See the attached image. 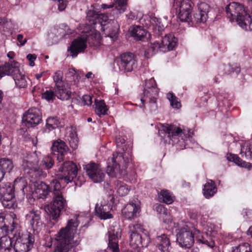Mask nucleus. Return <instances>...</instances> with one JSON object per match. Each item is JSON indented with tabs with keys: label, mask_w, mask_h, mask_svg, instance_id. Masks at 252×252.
<instances>
[{
	"label": "nucleus",
	"mask_w": 252,
	"mask_h": 252,
	"mask_svg": "<svg viewBox=\"0 0 252 252\" xmlns=\"http://www.w3.org/2000/svg\"><path fill=\"white\" fill-rule=\"evenodd\" d=\"M79 215H75L68 220L65 227L61 228L55 236L56 243L53 252H77L80 242L79 238L74 239L79 220Z\"/></svg>",
	"instance_id": "1"
},
{
	"label": "nucleus",
	"mask_w": 252,
	"mask_h": 252,
	"mask_svg": "<svg viewBox=\"0 0 252 252\" xmlns=\"http://www.w3.org/2000/svg\"><path fill=\"white\" fill-rule=\"evenodd\" d=\"M100 40V34L96 30L93 29L89 32H85V34L78 37L72 42L68 49V52L71 57H76L79 53L84 51L87 48V42L90 46L96 48L99 46Z\"/></svg>",
	"instance_id": "2"
},
{
	"label": "nucleus",
	"mask_w": 252,
	"mask_h": 252,
	"mask_svg": "<svg viewBox=\"0 0 252 252\" xmlns=\"http://www.w3.org/2000/svg\"><path fill=\"white\" fill-rule=\"evenodd\" d=\"M225 11L231 22L236 21L238 25L245 31L252 30V20L243 5L233 2L226 6Z\"/></svg>",
	"instance_id": "3"
},
{
	"label": "nucleus",
	"mask_w": 252,
	"mask_h": 252,
	"mask_svg": "<svg viewBox=\"0 0 252 252\" xmlns=\"http://www.w3.org/2000/svg\"><path fill=\"white\" fill-rule=\"evenodd\" d=\"M131 161V151L124 153L116 152L108 159L106 172L111 177H120L126 174L125 167Z\"/></svg>",
	"instance_id": "4"
},
{
	"label": "nucleus",
	"mask_w": 252,
	"mask_h": 252,
	"mask_svg": "<svg viewBox=\"0 0 252 252\" xmlns=\"http://www.w3.org/2000/svg\"><path fill=\"white\" fill-rule=\"evenodd\" d=\"M158 129V134L164 142L169 144H178L182 146L185 141L191 135L190 133L186 134V131L173 125L161 124Z\"/></svg>",
	"instance_id": "5"
},
{
	"label": "nucleus",
	"mask_w": 252,
	"mask_h": 252,
	"mask_svg": "<svg viewBox=\"0 0 252 252\" xmlns=\"http://www.w3.org/2000/svg\"><path fill=\"white\" fill-rule=\"evenodd\" d=\"M26 187L25 180L23 179H16L14 185L9 183H3L0 184V200L4 207L10 209L14 206V188L21 187V190L24 192V189Z\"/></svg>",
	"instance_id": "6"
},
{
	"label": "nucleus",
	"mask_w": 252,
	"mask_h": 252,
	"mask_svg": "<svg viewBox=\"0 0 252 252\" xmlns=\"http://www.w3.org/2000/svg\"><path fill=\"white\" fill-rule=\"evenodd\" d=\"M129 243L134 249L147 247L150 241L147 231L140 224H130L128 225Z\"/></svg>",
	"instance_id": "7"
},
{
	"label": "nucleus",
	"mask_w": 252,
	"mask_h": 252,
	"mask_svg": "<svg viewBox=\"0 0 252 252\" xmlns=\"http://www.w3.org/2000/svg\"><path fill=\"white\" fill-rule=\"evenodd\" d=\"M56 173L58 178L64 180L66 184L72 182L77 174L78 169L76 164L70 161H65L58 165Z\"/></svg>",
	"instance_id": "8"
},
{
	"label": "nucleus",
	"mask_w": 252,
	"mask_h": 252,
	"mask_svg": "<svg viewBox=\"0 0 252 252\" xmlns=\"http://www.w3.org/2000/svg\"><path fill=\"white\" fill-rule=\"evenodd\" d=\"M194 228L185 224L176 230L177 242L179 245L185 248H190L193 245Z\"/></svg>",
	"instance_id": "9"
},
{
	"label": "nucleus",
	"mask_w": 252,
	"mask_h": 252,
	"mask_svg": "<svg viewBox=\"0 0 252 252\" xmlns=\"http://www.w3.org/2000/svg\"><path fill=\"white\" fill-rule=\"evenodd\" d=\"M172 6L178 13V17L182 22L191 19V13L194 3L191 0H173Z\"/></svg>",
	"instance_id": "10"
},
{
	"label": "nucleus",
	"mask_w": 252,
	"mask_h": 252,
	"mask_svg": "<svg viewBox=\"0 0 252 252\" xmlns=\"http://www.w3.org/2000/svg\"><path fill=\"white\" fill-rule=\"evenodd\" d=\"M15 243L13 248L15 252H28L33 246L34 239L31 233L22 234L12 237Z\"/></svg>",
	"instance_id": "11"
},
{
	"label": "nucleus",
	"mask_w": 252,
	"mask_h": 252,
	"mask_svg": "<svg viewBox=\"0 0 252 252\" xmlns=\"http://www.w3.org/2000/svg\"><path fill=\"white\" fill-rule=\"evenodd\" d=\"M177 44V39L171 34L166 35L159 43L154 42L151 45V49L154 54L160 51L166 52L173 50Z\"/></svg>",
	"instance_id": "12"
},
{
	"label": "nucleus",
	"mask_w": 252,
	"mask_h": 252,
	"mask_svg": "<svg viewBox=\"0 0 252 252\" xmlns=\"http://www.w3.org/2000/svg\"><path fill=\"white\" fill-rule=\"evenodd\" d=\"M66 208V201L62 194L54 195L53 202L48 206V210L53 220L58 218L61 212L65 210Z\"/></svg>",
	"instance_id": "13"
},
{
	"label": "nucleus",
	"mask_w": 252,
	"mask_h": 252,
	"mask_svg": "<svg viewBox=\"0 0 252 252\" xmlns=\"http://www.w3.org/2000/svg\"><path fill=\"white\" fill-rule=\"evenodd\" d=\"M26 221L33 231L38 233L44 225L41 218V212L38 210H32L26 215Z\"/></svg>",
	"instance_id": "14"
},
{
	"label": "nucleus",
	"mask_w": 252,
	"mask_h": 252,
	"mask_svg": "<svg viewBox=\"0 0 252 252\" xmlns=\"http://www.w3.org/2000/svg\"><path fill=\"white\" fill-rule=\"evenodd\" d=\"M23 120L27 127H34L42 121L41 112L37 108H31L25 113Z\"/></svg>",
	"instance_id": "15"
},
{
	"label": "nucleus",
	"mask_w": 252,
	"mask_h": 252,
	"mask_svg": "<svg viewBox=\"0 0 252 252\" xmlns=\"http://www.w3.org/2000/svg\"><path fill=\"white\" fill-rule=\"evenodd\" d=\"M84 169L89 177L94 183H100L104 180L105 174L98 164L91 163L86 165Z\"/></svg>",
	"instance_id": "16"
},
{
	"label": "nucleus",
	"mask_w": 252,
	"mask_h": 252,
	"mask_svg": "<svg viewBox=\"0 0 252 252\" xmlns=\"http://www.w3.org/2000/svg\"><path fill=\"white\" fill-rule=\"evenodd\" d=\"M12 64L11 65L9 75L12 76L15 84L19 88H24L27 86V81L26 79L25 73L21 71L19 67Z\"/></svg>",
	"instance_id": "17"
},
{
	"label": "nucleus",
	"mask_w": 252,
	"mask_h": 252,
	"mask_svg": "<svg viewBox=\"0 0 252 252\" xmlns=\"http://www.w3.org/2000/svg\"><path fill=\"white\" fill-rule=\"evenodd\" d=\"M210 6L204 2H200L197 4V10L193 14L192 21L196 23H204L206 22L208 16V13Z\"/></svg>",
	"instance_id": "18"
},
{
	"label": "nucleus",
	"mask_w": 252,
	"mask_h": 252,
	"mask_svg": "<svg viewBox=\"0 0 252 252\" xmlns=\"http://www.w3.org/2000/svg\"><path fill=\"white\" fill-rule=\"evenodd\" d=\"M140 211L139 202L138 199H136L126 204L122 210V214L126 219L131 220L136 217L137 214H138Z\"/></svg>",
	"instance_id": "19"
},
{
	"label": "nucleus",
	"mask_w": 252,
	"mask_h": 252,
	"mask_svg": "<svg viewBox=\"0 0 252 252\" xmlns=\"http://www.w3.org/2000/svg\"><path fill=\"white\" fill-rule=\"evenodd\" d=\"M119 229L116 230L114 228L110 227L108 231V248L111 252H120L118 245Z\"/></svg>",
	"instance_id": "20"
},
{
	"label": "nucleus",
	"mask_w": 252,
	"mask_h": 252,
	"mask_svg": "<svg viewBox=\"0 0 252 252\" xmlns=\"http://www.w3.org/2000/svg\"><path fill=\"white\" fill-rule=\"evenodd\" d=\"M51 149L53 152L58 153L57 160L59 162L63 161L64 156L68 153L69 150L65 142L61 140L54 141Z\"/></svg>",
	"instance_id": "21"
},
{
	"label": "nucleus",
	"mask_w": 252,
	"mask_h": 252,
	"mask_svg": "<svg viewBox=\"0 0 252 252\" xmlns=\"http://www.w3.org/2000/svg\"><path fill=\"white\" fill-rule=\"evenodd\" d=\"M155 244L157 248L161 252H170L171 250L170 241L166 234H163L157 236L155 238Z\"/></svg>",
	"instance_id": "22"
},
{
	"label": "nucleus",
	"mask_w": 252,
	"mask_h": 252,
	"mask_svg": "<svg viewBox=\"0 0 252 252\" xmlns=\"http://www.w3.org/2000/svg\"><path fill=\"white\" fill-rule=\"evenodd\" d=\"M158 89L155 79L152 78L146 81L145 88L144 90V96L150 99L151 98H156L158 95Z\"/></svg>",
	"instance_id": "23"
},
{
	"label": "nucleus",
	"mask_w": 252,
	"mask_h": 252,
	"mask_svg": "<svg viewBox=\"0 0 252 252\" xmlns=\"http://www.w3.org/2000/svg\"><path fill=\"white\" fill-rule=\"evenodd\" d=\"M112 208L110 203L103 205L97 204L95 207V215L101 220L111 219L113 217L110 213Z\"/></svg>",
	"instance_id": "24"
},
{
	"label": "nucleus",
	"mask_w": 252,
	"mask_h": 252,
	"mask_svg": "<svg viewBox=\"0 0 252 252\" xmlns=\"http://www.w3.org/2000/svg\"><path fill=\"white\" fill-rule=\"evenodd\" d=\"M129 30L131 36L136 40L145 41L149 38V33L142 26H134Z\"/></svg>",
	"instance_id": "25"
},
{
	"label": "nucleus",
	"mask_w": 252,
	"mask_h": 252,
	"mask_svg": "<svg viewBox=\"0 0 252 252\" xmlns=\"http://www.w3.org/2000/svg\"><path fill=\"white\" fill-rule=\"evenodd\" d=\"M38 162V159L34 154L28 156L26 159H24L22 166L25 172L27 174H32Z\"/></svg>",
	"instance_id": "26"
},
{
	"label": "nucleus",
	"mask_w": 252,
	"mask_h": 252,
	"mask_svg": "<svg viewBox=\"0 0 252 252\" xmlns=\"http://www.w3.org/2000/svg\"><path fill=\"white\" fill-rule=\"evenodd\" d=\"M217 189L216 185L212 180L207 182L204 186L203 192L206 198H209L214 196L217 192Z\"/></svg>",
	"instance_id": "27"
},
{
	"label": "nucleus",
	"mask_w": 252,
	"mask_h": 252,
	"mask_svg": "<svg viewBox=\"0 0 252 252\" xmlns=\"http://www.w3.org/2000/svg\"><path fill=\"white\" fill-rule=\"evenodd\" d=\"M56 94L57 97L62 100H68L71 96V91L66 88L63 84L59 87H56Z\"/></svg>",
	"instance_id": "28"
},
{
	"label": "nucleus",
	"mask_w": 252,
	"mask_h": 252,
	"mask_svg": "<svg viewBox=\"0 0 252 252\" xmlns=\"http://www.w3.org/2000/svg\"><path fill=\"white\" fill-rule=\"evenodd\" d=\"M135 61H136L135 56L130 52L123 53L117 57L114 60L116 63H130Z\"/></svg>",
	"instance_id": "29"
},
{
	"label": "nucleus",
	"mask_w": 252,
	"mask_h": 252,
	"mask_svg": "<svg viewBox=\"0 0 252 252\" xmlns=\"http://www.w3.org/2000/svg\"><path fill=\"white\" fill-rule=\"evenodd\" d=\"M94 105L95 112L99 117L107 114L108 109L103 100L95 99Z\"/></svg>",
	"instance_id": "30"
},
{
	"label": "nucleus",
	"mask_w": 252,
	"mask_h": 252,
	"mask_svg": "<svg viewBox=\"0 0 252 252\" xmlns=\"http://www.w3.org/2000/svg\"><path fill=\"white\" fill-rule=\"evenodd\" d=\"M60 122L56 117H49L46 120L45 126L42 129L43 133H49L59 126Z\"/></svg>",
	"instance_id": "31"
},
{
	"label": "nucleus",
	"mask_w": 252,
	"mask_h": 252,
	"mask_svg": "<svg viewBox=\"0 0 252 252\" xmlns=\"http://www.w3.org/2000/svg\"><path fill=\"white\" fill-rule=\"evenodd\" d=\"M50 187L45 183L41 182L39 184L35 189V192L37 194V197L39 198H44L47 197L50 191Z\"/></svg>",
	"instance_id": "32"
},
{
	"label": "nucleus",
	"mask_w": 252,
	"mask_h": 252,
	"mask_svg": "<svg viewBox=\"0 0 252 252\" xmlns=\"http://www.w3.org/2000/svg\"><path fill=\"white\" fill-rule=\"evenodd\" d=\"M101 17H103L105 18L104 21H105L107 18V16L104 15L99 14L94 10H90L88 11L87 14V18L90 23V25H95L97 22H99V19L101 18Z\"/></svg>",
	"instance_id": "33"
},
{
	"label": "nucleus",
	"mask_w": 252,
	"mask_h": 252,
	"mask_svg": "<svg viewBox=\"0 0 252 252\" xmlns=\"http://www.w3.org/2000/svg\"><path fill=\"white\" fill-rule=\"evenodd\" d=\"M20 221L19 220H14V221L10 220V228L9 232L7 233L12 236V237L16 236L21 235V226L20 225Z\"/></svg>",
	"instance_id": "34"
},
{
	"label": "nucleus",
	"mask_w": 252,
	"mask_h": 252,
	"mask_svg": "<svg viewBox=\"0 0 252 252\" xmlns=\"http://www.w3.org/2000/svg\"><path fill=\"white\" fill-rule=\"evenodd\" d=\"M227 158L228 160L234 162L238 166L242 167H244L248 169H251L252 168V164L249 162L243 161L237 155H230L227 156Z\"/></svg>",
	"instance_id": "35"
},
{
	"label": "nucleus",
	"mask_w": 252,
	"mask_h": 252,
	"mask_svg": "<svg viewBox=\"0 0 252 252\" xmlns=\"http://www.w3.org/2000/svg\"><path fill=\"white\" fill-rule=\"evenodd\" d=\"M13 168V164L11 160L7 158L0 159V169L5 174L10 173Z\"/></svg>",
	"instance_id": "36"
},
{
	"label": "nucleus",
	"mask_w": 252,
	"mask_h": 252,
	"mask_svg": "<svg viewBox=\"0 0 252 252\" xmlns=\"http://www.w3.org/2000/svg\"><path fill=\"white\" fill-rule=\"evenodd\" d=\"M147 19L149 20L150 22V24L145 23V25L147 27H153V28L156 29H158L159 32H161L163 30L164 26L163 25L161 24L160 19L153 16L147 17Z\"/></svg>",
	"instance_id": "37"
},
{
	"label": "nucleus",
	"mask_w": 252,
	"mask_h": 252,
	"mask_svg": "<svg viewBox=\"0 0 252 252\" xmlns=\"http://www.w3.org/2000/svg\"><path fill=\"white\" fill-rule=\"evenodd\" d=\"M240 154L248 159L252 158V143L249 142L244 143L241 146Z\"/></svg>",
	"instance_id": "38"
},
{
	"label": "nucleus",
	"mask_w": 252,
	"mask_h": 252,
	"mask_svg": "<svg viewBox=\"0 0 252 252\" xmlns=\"http://www.w3.org/2000/svg\"><path fill=\"white\" fill-rule=\"evenodd\" d=\"M7 234L0 238V248L12 249L13 247L12 243L14 241H13L12 236H8Z\"/></svg>",
	"instance_id": "39"
},
{
	"label": "nucleus",
	"mask_w": 252,
	"mask_h": 252,
	"mask_svg": "<svg viewBox=\"0 0 252 252\" xmlns=\"http://www.w3.org/2000/svg\"><path fill=\"white\" fill-rule=\"evenodd\" d=\"M159 200L167 204L173 201L172 194L167 190H162L158 195Z\"/></svg>",
	"instance_id": "40"
},
{
	"label": "nucleus",
	"mask_w": 252,
	"mask_h": 252,
	"mask_svg": "<svg viewBox=\"0 0 252 252\" xmlns=\"http://www.w3.org/2000/svg\"><path fill=\"white\" fill-rule=\"evenodd\" d=\"M116 186L118 193L122 196L127 194L130 189L127 185L119 181H117Z\"/></svg>",
	"instance_id": "41"
},
{
	"label": "nucleus",
	"mask_w": 252,
	"mask_h": 252,
	"mask_svg": "<svg viewBox=\"0 0 252 252\" xmlns=\"http://www.w3.org/2000/svg\"><path fill=\"white\" fill-rule=\"evenodd\" d=\"M113 68L116 71L128 72L133 70L132 64H113Z\"/></svg>",
	"instance_id": "42"
},
{
	"label": "nucleus",
	"mask_w": 252,
	"mask_h": 252,
	"mask_svg": "<svg viewBox=\"0 0 252 252\" xmlns=\"http://www.w3.org/2000/svg\"><path fill=\"white\" fill-rule=\"evenodd\" d=\"M107 19H108V18H107ZM104 19H105V18L103 17H101V18L99 19V20H100L99 22H101V25L102 27H103L102 28L103 29L104 31H106V33L105 34H106V35L107 36H109L111 38H114L117 35V30H116V29H113V30H112V31H110V29H109V27L108 26L105 28V24L103 25L102 23V22H103V21L106 22L107 19H106L105 21L104 20Z\"/></svg>",
	"instance_id": "43"
},
{
	"label": "nucleus",
	"mask_w": 252,
	"mask_h": 252,
	"mask_svg": "<svg viewBox=\"0 0 252 252\" xmlns=\"http://www.w3.org/2000/svg\"><path fill=\"white\" fill-rule=\"evenodd\" d=\"M54 164V160L50 156L44 157L40 164V166L44 167L46 169H49L51 168Z\"/></svg>",
	"instance_id": "44"
},
{
	"label": "nucleus",
	"mask_w": 252,
	"mask_h": 252,
	"mask_svg": "<svg viewBox=\"0 0 252 252\" xmlns=\"http://www.w3.org/2000/svg\"><path fill=\"white\" fill-rule=\"evenodd\" d=\"M167 98L170 102V105L173 108H179L181 107L180 102L178 101L176 96L172 93H169L167 94Z\"/></svg>",
	"instance_id": "45"
},
{
	"label": "nucleus",
	"mask_w": 252,
	"mask_h": 252,
	"mask_svg": "<svg viewBox=\"0 0 252 252\" xmlns=\"http://www.w3.org/2000/svg\"><path fill=\"white\" fill-rule=\"evenodd\" d=\"M50 186L51 188H53L54 195L62 194L61 184L58 180L56 179L53 180L50 183Z\"/></svg>",
	"instance_id": "46"
},
{
	"label": "nucleus",
	"mask_w": 252,
	"mask_h": 252,
	"mask_svg": "<svg viewBox=\"0 0 252 252\" xmlns=\"http://www.w3.org/2000/svg\"><path fill=\"white\" fill-rule=\"evenodd\" d=\"M232 252H252L251 246L245 243L233 248Z\"/></svg>",
	"instance_id": "47"
},
{
	"label": "nucleus",
	"mask_w": 252,
	"mask_h": 252,
	"mask_svg": "<svg viewBox=\"0 0 252 252\" xmlns=\"http://www.w3.org/2000/svg\"><path fill=\"white\" fill-rule=\"evenodd\" d=\"M63 72L62 71L58 70L55 73V74L53 76V79H54V81L56 84V87H59L61 85H62L63 84Z\"/></svg>",
	"instance_id": "48"
},
{
	"label": "nucleus",
	"mask_w": 252,
	"mask_h": 252,
	"mask_svg": "<svg viewBox=\"0 0 252 252\" xmlns=\"http://www.w3.org/2000/svg\"><path fill=\"white\" fill-rule=\"evenodd\" d=\"M225 69L228 71V73H235L238 74L240 72V67L238 64H226Z\"/></svg>",
	"instance_id": "49"
},
{
	"label": "nucleus",
	"mask_w": 252,
	"mask_h": 252,
	"mask_svg": "<svg viewBox=\"0 0 252 252\" xmlns=\"http://www.w3.org/2000/svg\"><path fill=\"white\" fill-rule=\"evenodd\" d=\"M11 65L12 64H0V79L4 75H9Z\"/></svg>",
	"instance_id": "50"
},
{
	"label": "nucleus",
	"mask_w": 252,
	"mask_h": 252,
	"mask_svg": "<svg viewBox=\"0 0 252 252\" xmlns=\"http://www.w3.org/2000/svg\"><path fill=\"white\" fill-rule=\"evenodd\" d=\"M68 140L70 147L73 149H76L78 144V139L76 134L72 133V136H70Z\"/></svg>",
	"instance_id": "51"
},
{
	"label": "nucleus",
	"mask_w": 252,
	"mask_h": 252,
	"mask_svg": "<svg viewBox=\"0 0 252 252\" xmlns=\"http://www.w3.org/2000/svg\"><path fill=\"white\" fill-rule=\"evenodd\" d=\"M4 220V215L2 213H0V229L2 230V232L6 234L9 232V228L5 224Z\"/></svg>",
	"instance_id": "52"
},
{
	"label": "nucleus",
	"mask_w": 252,
	"mask_h": 252,
	"mask_svg": "<svg viewBox=\"0 0 252 252\" xmlns=\"http://www.w3.org/2000/svg\"><path fill=\"white\" fill-rule=\"evenodd\" d=\"M32 176L35 175L37 178H43L46 176L47 173L45 171H43L42 169L34 168L32 171Z\"/></svg>",
	"instance_id": "53"
},
{
	"label": "nucleus",
	"mask_w": 252,
	"mask_h": 252,
	"mask_svg": "<svg viewBox=\"0 0 252 252\" xmlns=\"http://www.w3.org/2000/svg\"><path fill=\"white\" fill-rule=\"evenodd\" d=\"M126 0H117L116 8L120 12H124L126 7Z\"/></svg>",
	"instance_id": "54"
},
{
	"label": "nucleus",
	"mask_w": 252,
	"mask_h": 252,
	"mask_svg": "<svg viewBox=\"0 0 252 252\" xmlns=\"http://www.w3.org/2000/svg\"><path fill=\"white\" fill-rule=\"evenodd\" d=\"M41 97L47 101L52 100L55 97V94L52 91H46L41 93Z\"/></svg>",
	"instance_id": "55"
},
{
	"label": "nucleus",
	"mask_w": 252,
	"mask_h": 252,
	"mask_svg": "<svg viewBox=\"0 0 252 252\" xmlns=\"http://www.w3.org/2000/svg\"><path fill=\"white\" fill-rule=\"evenodd\" d=\"M147 107L151 112L156 111L157 108L156 98H151L147 104Z\"/></svg>",
	"instance_id": "56"
},
{
	"label": "nucleus",
	"mask_w": 252,
	"mask_h": 252,
	"mask_svg": "<svg viewBox=\"0 0 252 252\" xmlns=\"http://www.w3.org/2000/svg\"><path fill=\"white\" fill-rule=\"evenodd\" d=\"M81 100L82 104L83 105L90 106L92 103V97L90 95H84Z\"/></svg>",
	"instance_id": "57"
},
{
	"label": "nucleus",
	"mask_w": 252,
	"mask_h": 252,
	"mask_svg": "<svg viewBox=\"0 0 252 252\" xmlns=\"http://www.w3.org/2000/svg\"><path fill=\"white\" fill-rule=\"evenodd\" d=\"M116 142L118 147H122L124 150L123 145L125 143V139L122 136H119L116 138Z\"/></svg>",
	"instance_id": "58"
},
{
	"label": "nucleus",
	"mask_w": 252,
	"mask_h": 252,
	"mask_svg": "<svg viewBox=\"0 0 252 252\" xmlns=\"http://www.w3.org/2000/svg\"><path fill=\"white\" fill-rule=\"evenodd\" d=\"M198 241L202 243V244H205L208 246H209L210 247H211V248H213L214 246V245H215V243L214 242L210 240H205L204 239V238H203V239H199Z\"/></svg>",
	"instance_id": "59"
},
{
	"label": "nucleus",
	"mask_w": 252,
	"mask_h": 252,
	"mask_svg": "<svg viewBox=\"0 0 252 252\" xmlns=\"http://www.w3.org/2000/svg\"><path fill=\"white\" fill-rule=\"evenodd\" d=\"M117 2V0H116L115 3L113 4H102L101 5V7L103 9H106L107 8H111L115 7V9L116 10H117L118 11L119 13H122V12H120L118 10V9H117L116 8V5Z\"/></svg>",
	"instance_id": "60"
},
{
	"label": "nucleus",
	"mask_w": 252,
	"mask_h": 252,
	"mask_svg": "<svg viewBox=\"0 0 252 252\" xmlns=\"http://www.w3.org/2000/svg\"><path fill=\"white\" fill-rule=\"evenodd\" d=\"M17 41L20 43L21 46H23L27 42V39L24 38L23 35L21 34H19L17 35Z\"/></svg>",
	"instance_id": "61"
},
{
	"label": "nucleus",
	"mask_w": 252,
	"mask_h": 252,
	"mask_svg": "<svg viewBox=\"0 0 252 252\" xmlns=\"http://www.w3.org/2000/svg\"><path fill=\"white\" fill-rule=\"evenodd\" d=\"M157 211L159 214H167V210L164 207L163 205H158L157 207Z\"/></svg>",
	"instance_id": "62"
},
{
	"label": "nucleus",
	"mask_w": 252,
	"mask_h": 252,
	"mask_svg": "<svg viewBox=\"0 0 252 252\" xmlns=\"http://www.w3.org/2000/svg\"><path fill=\"white\" fill-rule=\"evenodd\" d=\"M27 58L29 61L30 63H34L36 59V55L35 54H29L27 56Z\"/></svg>",
	"instance_id": "63"
},
{
	"label": "nucleus",
	"mask_w": 252,
	"mask_h": 252,
	"mask_svg": "<svg viewBox=\"0 0 252 252\" xmlns=\"http://www.w3.org/2000/svg\"><path fill=\"white\" fill-rule=\"evenodd\" d=\"M126 17L129 19L134 20L136 18V15L134 12L130 11L128 14L126 15Z\"/></svg>",
	"instance_id": "64"
}]
</instances>
